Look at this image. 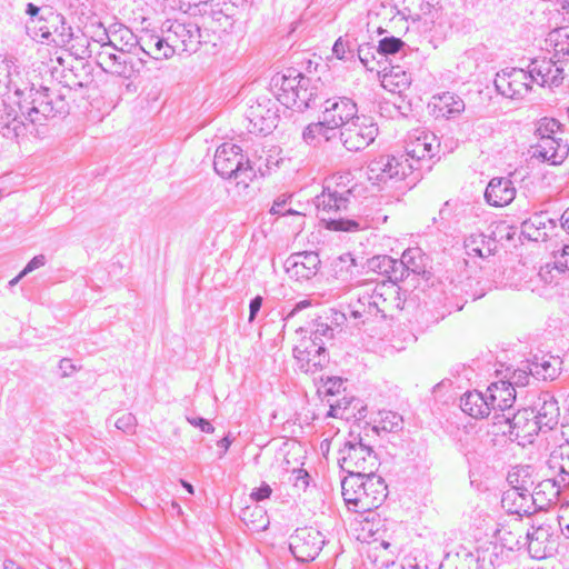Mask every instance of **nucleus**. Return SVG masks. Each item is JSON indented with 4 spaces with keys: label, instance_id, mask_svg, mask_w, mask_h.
Returning a JSON list of instances; mask_svg holds the SVG:
<instances>
[{
    "label": "nucleus",
    "instance_id": "nucleus-37",
    "mask_svg": "<svg viewBox=\"0 0 569 569\" xmlns=\"http://www.w3.org/2000/svg\"><path fill=\"white\" fill-rule=\"evenodd\" d=\"M240 519L251 531H263L269 526V518L266 510L258 506H248L241 510Z\"/></svg>",
    "mask_w": 569,
    "mask_h": 569
},
{
    "label": "nucleus",
    "instance_id": "nucleus-40",
    "mask_svg": "<svg viewBox=\"0 0 569 569\" xmlns=\"http://www.w3.org/2000/svg\"><path fill=\"white\" fill-rule=\"evenodd\" d=\"M547 224L552 229L553 221L546 214H536L533 218L522 223V232L531 240L538 241L540 238L545 239L548 236Z\"/></svg>",
    "mask_w": 569,
    "mask_h": 569
},
{
    "label": "nucleus",
    "instance_id": "nucleus-38",
    "mask_svg": "<svg viewBox=\"0 0 569 569\" xmlns=\"http://www.w3.org/2000/svg\"><path fill=\"white\" fill-rule=\"evenodd\" d=\"M435 99V108L446 118H453L465 110V101L455 93L443 92Z\"/></svg>",
    "mask_w": 569,
    "mask_h": 569
},
{
    "label": "nucleus",
    "instance_id": "nucleus-59",
    "mask_svg": "<svg viewBox=\"0 0 569 569\" xmlns=\"http://www.w3.org/2000/svg\"><path fill=\"white\" fill-rule=\"evenodd\" d=\"M291 198V196H280L278 197L272 207H271V210L270 212L272 214H280V216H286V214H299L296 210L293 209H286V204L288 202V200Z\"/></svg>",
    "mask_w": 569,
    "mask_h": 569
},
{
    "label": "nucleus",
    "instance_id": "nucleus-29",
    "mask_svg": "<svg viewBox=\"0 0 569 569\" xmlns=\"http://www.w3.org/2000/svg\"><path fill=\"white\" fill-rule=\"evenodd\" d=\"M363 482L359 475L347 476L341 481L342 497L349 510L355 512L369 511L368 506H361L360 497L366 495L362 490Z\"/></svg>",
    "mask_w": 569,
    "mask_h": 569
},
{
    "label": "nucleus",
    "instance_id": "nucleus-27",
    "mask_svg": "<svg viewBox=\"0 0 569 569\" xmlns=\"http://www.w3.org/2000/svg\"><path fill=\"white\" fill-rule=\"evenodd\" d=\"M562 360L559 357L546 353L535 356L528 365L532 377L542 380H555L561 371Z\"/></svg>",
    "mask_w": 569,
    "mask_h": 569
},
{
    "label": "nucleus",
    "instance_id": "nucleus-2",
    "mask_svg": "<svg viewBox=\"0 0 569 569\" xmlns=\"http://www.w3.org/2000/svg\"><path fill=\"white\" fill-rule=\"evenodd\" d=\"M103 37L107 39V42L101 38V50L97 53V63L104 72L131 79L146 68L143 59L134 58L130 52L118 48L106 31Z\"/></svg>",
    "mask_w": 569,
    "mask_h": 569
},
{
    "label": "nucleus",
    "instance_id": "nucleus-33",
    "mask_svg": "<svg viewBox=\"0 0 569 569\" xmlns=\"http://www.w3.org/2000/svg\"><path fill=\"white\" fill-rule=\"evenodd\" d=\"M140 49L154 60L170 59L174 56V49H171L167 34L162 37L149 34L147 38H142Z\"/></svg>",
    "mask_w": 569,
    "mask_h": 569
},
{
    "label": "nucleus",
    "instance_id": "nucleus-58",
    "mask_svg": "<svg viewBox=\"0 0 569 569\" xmlns=\"http://www.w3.org/2000/svg\"><path fill=\"white\" fill-rule=\"evenodd\" d=\"M530 370H528V366L526 369H517L512 372L510 378L508 380H505L506 382H509L513 389L516 387H525L529 383L530 379Z\"/></svg>",
    "mask_w": 569,
    "mask_h": 569
},
{
    "label": "nucleus",
    "instance_id": "nucleus-63",
    "mask_svg": "<svg viewBox=\"0 0 569 569\" xmlns=\"http://www.w3.org/2000/svg\"><path fill=\"white\" fill-rule=\"evenodd\" d=\"M47 263V258L44 254L34 256L27 266L21 270V276H27L30 272L43 267Z\"/></svg>",
    "mask_w": 569,
    "mask_h": 569
},
{
    "label": "nucleus",
    "instance_id": "nucleus-47",
    "mask_svg": "<svg viewBox=\"0 0 569 569\" xmlns=\"http://www.w3.org/2000/svg\"><path fill=\"white\" fill-rule=\"evenodd\" d=\"M475 562V555L470 551L458 552L447 558L439 569H471Z\"/></svg>",
    "mask_w": 569,
    "mask_h": 569
},
{
    "label": "nucleus",
    "instance_id": "nucleus-18",
    "mask_svg": "<svg viewBox=\"0 0 569 569\" xmlns=\"http://www.w3.org/2000/svg\"><path fill=\"white\" fill-rule=\"evenodd\" d=\"M488 403L491 410L493 423L501 413H508L512 410L516 402V389L509 382L499 380L492 382L486 389Z\"/></svg>",
    "mask_w": 569,
    "mask_h": 569
},
{
    "label": "nucleus",
    "instance_id": "nucleus-44",
    "mask_svg": "<svg viewBox=\"0 0 569 569\" xmlns=\"http://www.w3.org/2000/svg\"><path fill=\"white\" fill-rule=\"evenodd\" d=\"M337 278L342 281L351 280L358 273V264L351 253L340 256L335 262Z\"/></svg>",
    "mask_w": 569,
    "mask_h": 569
},
{
    "label": "nucleus",
    "instance_id": "nucleus-25",
    "mask_svg": "<svg viewBox=\"0 0 569 569\" xmlns=\"http://www.w3.org/2000/svg\"><path fill=\"white\" fill-rule=\"evenodd\" d=\"M323 83L320 79L301 78V82L295 93V101L290 102L288 108L303 111L315 104L316 99L322 93Z\"/></svg>",
    "mask_w": 569,
    "mask_h": 569
},
{
    "label": "nucleus",
    "instance_id": "nucleus-54",
    "mask_svg": "<svg viewBox=\"0 0 569 569\" xmlns=\"http://www.w3.org/2000/svg\"><path fill=\"white\" fill-rule=\"evenodd\" d=\"M333 338V329L325 322H315L310 329V337L308 339L316 341L331 340Z\"/></svg>",
    "mask_w": 569,
    "mask_h": 569
},
{
    "label": "nucleus",
    "instance_id": "nucleus-55",
    "mask_svg": "<svg viewBox=\"0 0 569 569\" xmlns=\"http://www.w3.org/2000/svg\"><path fill=\"white\" fill-rule=\"evenodd\" d=\"M560 274H562V271L556 268L555 260L552 262L546 263L539 270L540 279L547 284H557Z\"/></svg>",
    "mask_w": 569,
    "mask_h": 569
},
{
    "label": "nucleus",
    "instance_id": "nucleus-62",
    "mask_svg": "<svg viewBox=\"0 0 569 569\" xmlns=\"http://www.w3.org/2000/svg\"><path fill=\"white\" fill-rule=\"evenodd\" d=\"M372 48L366 43L359 47L358 49V58L368 70H373V67L371 66L372 60L375 59L373 54L371 53Z\"/></svg>",
    "mask_w": 569,
    "mask_h": 569
},
{
    "label": "nucleus",
    "instance_id": "nucleus-49",
    "mask_svg": "<svg viewBox=\"0 0 569 569\" xmlns=\"http://www.w3.org/2000/svg\"><path fill=\"white\" fill-rule=\"evenodd\" d=\"M383 83L385 87H387V83L395 84L399 91H402L410 86L411 74L399 67L392 68L390 73L385 76Z\"/></svg>",
    "mask_w": 569,
    "mask_h": 569
},
{
    "label": "nucleus",
    "instance_id": "nucleus-7",
    "mask_svg": "<svg viewBox=\"0 0 569 569\" xmlns=\"http://www.w3.org/2000/svg\"><path fill=\"white\" fill-rule=\"evenodd\" d=\"M508 229L509 226L506 224V222H498L491 226L489 234L482 232L469 234L463 242L467 256L470 258H479L483 262H492L495 264V260L490 258L495 257L498 252V237L501 239L503 233H506V238L510 239L511 236Z\"/></svg>",
    "mask_w": 569,
    "mask_h": 569
},
{
    "label": "nucleus",
    "instance_id": "nucleus-53",
    "mask_svg": "<svg viewBox=\"0 0 569 569\" xmlns=\"http://www.w3.org/2000/svg\"><path fill=\"white\" fill-rule=\"evenodd\" d=\"M396 259L389 256H377L370 259L369 267L379 274L389 276Z\"/></svg>",
    "mask_w": 569,
    "mask_h": 569
},
{
    "label": "nucleus",
    "instance_id": "nucleus-61",
    "mask_svg": "<svg viewBox=\"0 0 569 569\" xmlns=\"http://www.w3.org/2000/svg\"><path fill=\"white\" fill-rule=\"evenodd\" d=\"M556 268L562 273L569 272V244L565 246L560 252L553 254Z\"/></svg>",
    "mask_w": 569,
    "mask_h": 569
},
{
    "label": "nucleus",
    "instance_id": "nucleus-5",
    "mask_svg": "<svg viewBox=\"0 0 569 569\" xmlns=\"http://www.w3.org/2000/svg\"><path fill=\"white\" fill-rule=\"evenodd\" d=\"M495 425L500 426L502 435L522 446L532 443L533 438L541 431V427L538 426L530 408H523L517 412L511 410L508 413H501L496 418Z\"/></svg>",
    "mask_w": 569,
    "mask_h": 569
},
{
    "label": "nucleus",
    "instance_id": "nucleus-22",
    "mask_svg": "<svg viewBox=\"0 0 569 569\" xmlns=\"http://www.w3.org/2000/svg\"><path fill=\"white\" fill-rule=\"evenodd\" d=\"M361 477L362 490L366 495L360 497L361 506H368L369 511L378 508L387 497V485L382 477L373 472L359 475Z\"/></svg>",
    "mask_w": 569,
    "mask_h": 569
},
{
    "label": "nucleus",
    "instance_id": "nucleus-50",
    "mask_svg": "<svg viewBox=\"0 0 569 569\" xmlns=\"http://www.w3.org/2000/svg\"><path fill=\"white\" fill-rule=\"evenodd\" d=\"M321 219L327 221V228L335 231L353 232L360 229L357 220L345 218H331L322 216Z\"/></svg>",
    "mask_w": 569,
    "mask_h": 569
},
{
    "label": "nucleus",
    "instance_id": "nucleus-15",
    "mask_svg": "<svg viewBox=\"0 0 569 569\" xmlns=\"http://www.w3.org/2000/svg\"><path fill=\"white\" fill-rule=\"evenodd\" d=\"M299 368L307 373L322 370L329 362L325 341H316L303 337L293 349Z\"/></svg>",
    "mask_w": 569,
    "mask_h": 569
},
{
    "label": "nucleus",
    "instance_id": "nucleus-45",
    "mask_svg": "<svg viewBox=\"0 0 569 569\" xmlns=\"http://www.w3.org/2000/svg\"><path fill=\"white\" fill-rule=\"evenodd\" d=\"M420 140V132L416 131L412 136H410L409 141L406 146V153L403 156H407L409 159V162H412L413 166L417 168L416 172L420 173V162L422 160H426V152L422 148Z\"/></svg>",
    "mask_w": 569,
    "mask_h": 569
},
{
    "label": "nucleus",
    "instance_id": "nucleus-17",
    "mask_svg": "<svg viewBox=\"0 0 569 569\" xmlns=\"http://www.w3.org/2000/svg\"><path fill=\"white\" fill-rule=\"evenodd\" d=\"M320 266V259L315 251H301L291 253L286 262L284 269L290 278L297 281L311 279L317 274Z\"/></svg>",
    "mask_w": 569,
    "mask_h": 569
},
{
    "label": "nucleus",
    "instance_id": "nucleus-10",
    "mask_svg": "<svg viewBox=\"0 0 569 569\" xmlns=\"http://www.w3.org/2000/svg\"><path fill=\"white\" fill-rule=\"evenodd\" d=\"M530 70L522 68H506L495 78V88L501 96L511 100L523 99L531 90Z\"/></svg>",
    "mask_w": 569,
    "mask_h": 569
},
{
    "label": "nucleus",
    "instance_id": "nucleus-24",
    "mask_svg": "<svg viewBox=\"0 0 569 569\" xmlns=\"http://www.w3.org/2000/svg\"><path fill=\"white\" fill-rule=\"evenodd\" d=\"M516 197V188L509 178H492L488 183L485 198L492 207H503L509 204Z\"/></svg>",
    "mask_w": 569,
    "mask_h": 569
},
{
    "label": "nucleus",
    "instance_id": "nucleus-8",
    "mask_svg": "<svg viewBox=\"0 0 569 569\" xmlns=\"http://www.w3.org/2000/svg\"><path fill=\"white\" fill-rule=\"evenodd\" d=\"M162 34H167V40L171 49L177 52L193 53L201 43V31L198 24L191 21L167 20L161 27Z\"/></svg>",
    "mask_w": 569,
    "mask_h": 569
},
{
    "label": "nucleus",
    "instance_id": "nucleus-4",
    "mask_svg": "<svg viewBox=\"0 0 569 569\" xmlns=\"http://www.w3.org/2000/svg\"><path fill=\"white\" fill-rule=\"evenodd\" d=\"M213 168L223 179H234L237 183L246 187L254 177V170L249 159L243 154L241 147L224 142L214 153Z\"/></svg>",
    "mask_w": 569,
    "mask_h": 569
},
{
    "label": "nucleus",
    "instance_id": "nucleus-3",
    "mask_svg": "<svg viewBox=\"0 0 569 569\" xmlns=\"http://www.w3.org/2000/svg\"><path fill=\"white\" fill-rule=\"evenodd\" d=\"M417 168L409 162L407 156L381 154L371 160L367 167L368 179L375 182L388 180L407 181V186H413L421 177L416 172Z\"/></svg>",
    "mask_w": 569,
    "mask_h": 569
},
{
    "label": "nucleus",
    "instance_id": "nucleus-20",
    "mask_svg": "<svg viewBox=\"0 0 569 569\" xmlns=\"http://www.w3.org/2000/svg\"><path fill=\"white\" fill-rule=\"evenodd\" d=\"M569 154V144L560 137L538 140L531 146V157L552 166L561 164Z\"/></svg>",
    "mask_w": 569,
    "mask_h": 569
},
{
    "label": "nucleus",
    "instance_id": "nucleus-21",
    "mask_svg": "<svg viewBox=\"0 0 569 569\" xmlns=\"http://www.w3.org/2000/svg\"><path fill=\"white\" fill-rule=\"evenodd\" d=\"M553 530L550 525L541 523L539 526H532L527 531L526 542L528 552L535 559H543L553 549Z\"/></svg>",
    "mask_w": 569,
    "mask_h": 569
},
{
    "label": "nucleus",
    "instance_id": "nucleus-39",
    "mask_svg": "<svg viewBox=\"0 0 569 569\" xmlns=\"http://www.w3.org/2000/svg\"><path fill=\"white\" fill-rule=\"evenodd\" d=\"M547 41L553 49V56L567 63L569 60V27L552 30Z\"/></svg>",
    "mask_w": 569,
    "mask_h": 569
},
{
    "label": "nucleus",
    "instance_id": "nucleus-52",
    "mask_svg": "<svg viewBox=\"0 0 569 569\" xmlns=\"http://www.w3.org/2000/svg\"><path fill=\"white\" fill-rule=\"evenodd\" d=\"M420 132V140L422 148L425 149L426 158L432 159L440 147V143L438 141V138L432 132L427 131H419Z\"/></svg>",
    "mask_w": 569,
    "mask_h": 569
},
{
    "label": "nucleus",
    "instance_id": "nucleus-56",
    "mask_svg": "<svg viewBox=\"0 0 569 569\" xmlns=\"http://www.w3.org/2000/svg\"><path fill=\"white\" fill-rule=\"evenodd\" d=\"M114 426L126 433H133L137 427V419L132 413H123L116 420Z\"/></svg>",
    "mask_w": 569,
    "mask_h": 569
},
{
    "label": "nucleus",
    "instance_id": "nucleus-57",
    "mask_svg": "<svg viewBox=\"0 0 569 569\" xmlns=\"http://www.w3.org/2000/svg\"><path fill=\"white\" fill-rule=\"evenodd\" d=\"M409 276L407 268H405L401 259L395 260L391 271H389L388 280L391 283L390 286H395L397 282L402 281L405 278Z\"/></svg>",
    "mask_w": 569,
    "mask_h": 569
},
{
    "label": "nucleus",
    "instance_id": "nucleus-11",
    "mask_svg": "<svg viewBox=\"0 0 569 569\" xmlns=\"http://www.w3.org/2000/svg\"><path fill=\"white\" fill-rule=\"evenodd\" d=\"M30 103L31 107L26 111V118L31 123L68 113V104L64 99L59 94H52L48 88L37 90L32 94Z\"/></svg>",
    "mask_w": 569,
    "mask_h": 569
},
{
    "label": "nucleus",
    "instance_id": "nucleus-23",
    "mask_svg": "<svg viewBox=\"0 0 569 569\" xmlns=\"http://www.w3.org/2000/svg\"><path fill=\"white\" fill-rule=\"evenodd\" d=\"M568 485H560L559 478L545 479L538 482L531 489V497L535 503V510H546L559 499L560 492Z\"/></svg>",
    "mask_w": 569,
    "mask_h": 569
},
{
    "label": "nucleus",
    "instance_id": "nucleus-42",
    "mask_svg": "<svg viewBox=\"0 0 569 569\" xmlns=\"http://www.w3.org/2000/svg\"><path fill=\"white\" fill-rule=\"evenodd\" d=\"M335 130L336 128L326 123L322 117L320 121L312 122L305 128L302 138L308 144H316L319 138L329 141L335 134Z\"/></svg>",
    "mask_w": 569,
    "mask_h": 569
},
{
    "label": "nucleus",
    "instance_id": "nucleus-60",
    "mask_svg": "<svg viewBox=\"0 0 569 569\" xmlns=\"http://www.w3.org/2000/svg\"><path fill=\"white\" fill-rule=\"evenodd\" d=\"M558 525L565 538L569 539V502L562 505L557 516Z\"/></svg>",
    "mask_w": 569,
    "mask_h": 569
},
{
    "label": "nucleus",
    "instance_id": "nucleus-36",
    "mask_svg": "<svg viewBox=\"0 0 569 569\" xmlns=\"http://www.w3.org/2000/svg\"><path fill=\"white\" fill-rule=\"evenodd\" d=\"M366 291L371 298L370 301L368 300V306L373 308L375 317L381 316V318H386V311L389 305L387 295H392L395 292V288L382 282L380 284H376L373 288H366Z\"/></svg>",
    "mask_w": 569,
    "mask_h": 569
},
{
    "label": "nucleus",
    "instance_id": "nucleus-35",
    "mask_svg": "<svg viewBox=\"0 0 569 569\" xmlns=\"http://www.w3.org/2000/svg\"><path fill=\"white\" fill-rule=\"evenodd\" d=\"M507 481L511 487L509 490L531 492L535 485L533 468L528 465L516 466L508 472Z\"/></svg>",
    "mask_w": 569,
    "mask_h": 569
},
{
    "label": "nucleus",
    "instance_id": "nucleus-14",
    "mask_svg": "<svg viewBox=\"0 0 569 569\" xmlns=\"http://www.w3.org/2000/svg\"><path fill=\"white\" fill-rule=\"evenodd\" d=\"M246 118L250 123V132L268 134L278 124L277 104L268 97H259L253 103L249 104Z\"/></svg>",
    "mask_w": 569,
    "mask_h": 569
},
{
    "label": "nucleus",
    "instance_id": "nucleus-46",
    "mask_svg": "<svg viewBox=\"0 0 569 569\" xmlns=\"http://www.w3.org/2000/svg\"><path fill=\"white\" fill-rule=\"evenodd\" d=\"M16 110L4 101L0 100V133L7 137L10 130L16 131Z\"/></svg>",
    "mask_w": 569,
    "mask_h": 569
},
{
    "label": "nucleus",
    "instance_id": "nucleus-64",
    "mask_svg": "<svg viewBox=\"0 0 569 569\" xmlns=\"http://www.w3.org/2000/svg\"><path fill=\"white\" fill-rule=\"evenodd\" d=\"M188 422L199 428L202 432L212 433L214 431L213 426L204 418L201 417H187Z\"/></svg>",
    "mask_w": 569,
    "mask_h": 569
},
{
    "label": "nucleus",
    "instance_id": "nucleus-13",
    "mask_svg": "<svg viewBox=\"0 0 569 569\" xmlns=\"http://www.w3.org/2000/svg\"><path fill=\"white\" fill-rule=\"evenodd\" d=\"M566 66L562 59H557L552 54L550 58H536L530 61L528 68L532 76V83L549 89L558 88L562 84L566 77Z\"/></svg>",
    "mask_w": 569,
    "mask_h": 569
},
{
    "label": "nucleus",
    "instance_id": "nucleus-26",
    "mask_svg": "<svg viewBox=\"0 0 569 569\" xmlns=\"http://www.w3.org/2000/svg\"><path fill=\"white\" fill-rule=\"evenodd\" d=\"M305 76L296 69H288L282 74H277L272 78V83L278 88L277 100L286 106H290L291 101H295V93L301 82V78Z\"/></svg>",
    "mask_w": 569,
    "mask_h": 569
},
{
    "label": "nucleus",
    "instance_id": "nucleus-30",
    "mask_svg": "<svg viewBox=\"0 0 569 569\" xmlns=\"http://www.w3.org/2000/svg\"><path fill=\"white\" fill-rule=\"evenodd\" d=\"M350 194L351 189L343 191H331L328 187L320 196L316 197V207L320 213L347 210Z\"/></svg>",
    "mask_w": 569,
    "mask_h": 569
},
{
    "label": "nucleus",
    "instance_id": "nucleus-6",
    "mask_svg": "<svg viewBox=\"0 0 569 569\" xmlns=\"http://www.w3.org/2000/svg\"><path fill=\"white\" fill-rule=\"evenodd\" d=\"M34 21L36 27L32 33L40 38L41 42L64 47L73 38L72 28L67 24L66 18L50 7H44L40 19Z\"/></svg>",
    "mask_w": 569,
    "mask_h": 569
},
{
    "label": "nucleus",
    "instance_id": "nucleus-9",
    "mask_svg": "<svg viewBox=\"0 0 569 569\" xmlns=\"http://www.w3.org/2000/svg\"><path fill=\"white\" fill-rule=\"evenodd\" d=\"M378 126L365 114L350 120L340 131V140L349 151H360L372 143L378 136Z\"/></svg>",
    "mask_w": 569,
    "mask_h": 569
},
{
    "label": "nucleus",
    "instance_id": "nucleus-41",
    "mask_svg": "<svg viewBox=\"0 0 569 569\" xmlns=\"http://www.w3.org/2000/svg\"><path fill=\"white\" fill-rule=\"evenodd\" d=\"M370 297L368 296L366 289L362 292L357 295V299L351 301L348 305V312L351 318L355 320H359L362 323L369 320L373 315V308L368 306V300L370 301Z\"/></svg>",
    "mask_w": 569,
    "mask_h": 569
},
{
    "label": "nucleus",
    "instance_id": "nucleus-1",
    "mask_svg": "<svg viewBox=\"0 0 569 569\" xmlns=\"http://www.w3.org/2000/svg\"><path fill=\"white\" fill-rule=\"evenodd\" d=\"M377 436L378 428L368 422L365 426L356 423L351 427L338 458L340 468L348 476L377 471L379 461L373 451V441Z\"/></svg>",
    "mask_w": 569,
    "mask_h": 569
},
{
    "label": "nucleus",
    "instance_id": "nucleus-28",
    "mask_svg": "<svg viewBox=\"0 0 569 569\" xmlns=\"http://www.w3.org/2000/svg\"><path fill=\"white\" fill-rule=\"evenodd\" d=\"M460 408L466 415L475 419L488 418L491 415L486 391L471 390L465 392L460 398Z\"/></svg>",
    "mask_w": 569,
    "mask_h": 569
},
{
    "label": "nucleus",
    "instance_id": "nucleus-19",
    "mask_svg": "<svg viewBox=\"0 0 569 569\" xmlns=\"http://www.w3.org/2000/svg\"><path fill=\"white\" fill-rule=\"evenodd\" d=\"M530 410L533 411L535 419L538 426L541 427V431H549L558 426L560 408L558 401L550 392H540Z\"/></svg>",
    "mask_w": 569,
    "mask_h": 569
},
{
    "label": "nucleus",
    "instance_id": "nucleus-16",
    "mask_svg": "<svg viewBox=\"0 0 569 569\" xmlns=\"http://www.w3.org/2000/svg\"><path fill=\"white\" fill-rule=\"evenodd\" d=\"M358 113L357 103L348 97H336L325 101V122L338 129L343 128Z\"/></svg>",
    "mask_w": 569,
    "mask_h": 569
},
{
    "label": "nucleus",
    "instance_id": "nucleus-51",
    "mask_svg": "<svg viewBox=\"0 0 569 569\" xmlns=\"http://www.w3.org/2000/svg\"><path fill=\"white\" fill-rule=\"evenodd\" d=\"M405 47V42L396 37H386L379 41L377 52L380 56L395 54Z\"/></svg>",
    "mask_w": 569,
    "mask_h": 569
},
{
    "label": "nucleus",
    "instance_id": "nucleus-43",
    "mask_svg": "<svg viewBox=\"0 0 569 569\" xmlns=\"http://www.w3.org/2000/svg\"><path fill=\"white\" fill-rule=\"evenodd\" d=\"M426 260L427 258L419 248H409L401 256L405 268L409 273L415 274H421L426 271Z\"/></svg>",
    "mask_w": 569,
    "mask_h": 569
},
{
    "label": "nucleus",
    "instance_id": "nucleus-34",
    "mask_svg": "<svg viewBox=\"0 0 569 569\" xmlns=\"http://www.w3.org/2000/svg\"><path fill=\"white\" fill-rule=\"evenodd\" d=\"M548 466L557 470L560 485L569 486V441L555 448L548 459Z\"/></svg>",
    "mask_w": 569,
    "mask_h": 569
},
{
    "label": "nucleus",
    "instance_id": "nucleus-32",
    "mask_svg": "<svg viewBox=\"0 0 569 569\" xmlns=\"http://www.w3.org/2000/svg\"><path fill=\"white\" fill-rule=\"evenodd\" d=\"M503 546L488 541L477 548L475 562L477 569H496L502 563Z\"/></svg>",
    "mask_w": 569,
    "mask_h": 569
},
{
    "label": "nucleus",
    "instance_id": "nucleus-31",
    "mask_svg": "<svg viewBox=\"0 0 569 569\" xmlns=\"http://www.w3.org/2000/svg\"><path fill=\"white\" fill-rule=\"evenodd\" d=\"M502 507L509 513H516L519 516L532 515L537 512L535 510V503L530 492H520L516 490H507L503 492L501 499Z\"/></svg>",
    "mask_w": 569,
    "mask_h": 569
},
{
    "label": "nucleus",
    "instance_id": "nucleus-48",
    "mask_svg": "<svg viewBox=\"0 0 569 569\" xmlns=\"http://www.w3.org/2000/svg\"><path fill=\"white\" fill-rule=\"evenodd\" d=\"M560 127V122L556 119L543 118L539 121L535 133L539 140L555 139L558 138L557 132L559 131Z\"/></svg>",
    "mask_w": 569,
    "mask_h": 569
},
{
    "label": "nucleus",
    "instance_id": "nucleus-12",
    "mask_svg": "<svg viewBox=\"0 0 569 569\" xmlns=\"http://www.w3.org/2000/svg\"><path fill=\"white\" fill-rule=\"evenodd\" d=\"M323 545L325 537L318 529L305 527L290 536L289 548L298 561L308 562L316 559Z\"/></svg>",
    "mask_w": 569,
    "mask_h": 569
}]
</instances>
